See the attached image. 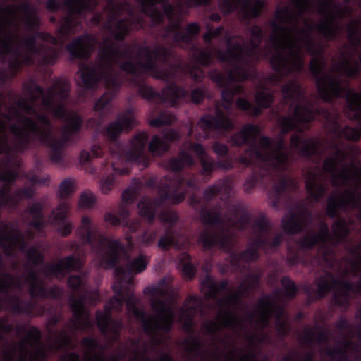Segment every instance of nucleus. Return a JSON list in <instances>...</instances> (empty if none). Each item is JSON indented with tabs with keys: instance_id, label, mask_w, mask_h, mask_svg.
Masks as SVG:
<instances>
[{
	"instance_id": "obj_1",
	"label": "nucleus",
	"mask_w": 361,
	"mask_h": 361,
	"mask_svg": "<svg viewBox=\"0 0 361 361\" xmlns=\"http://www.w3.org/2000/svg\"><path fill=\"white\" fill-rule=\"evenodd\" d=\"M70 83L66 78L56 80L45 94L34 81L24 84L23 96L0 94V209L16 208L20 202L32 197L34 185L41 183L31 173L26 174L30 185L11 192L7 184L16 180L19 173L17 152L31 147L35 141L51 149L52 161L63 160V149L72 137L80 130L82 120L78 114L66 107ZM24 235L10 223L0 221V310L15 314H33L35 302L22 300L18 294L26 286L31 297L54 298L62 295L57 286L46 289L41 279H61L71 271L79 269L82 261L69 256L55 263L44 265L37 271L33 266L43 260L42 250L32 247L25 250Z\"/></svg>"
},
{
	"instance_id": "obj_2",
	"label": "nucleus",
	"mask_w": 361,
	"mask_h": 361,
	"mask_svg": "<svg viewBox=\"0 0 361 361\" xmlns=\"http://www.w3.org/2000/svg\"><path fill=\"white\" fill-rule=\"evenodd\" d=\"M149 257L143 254L128 260L126 268L115 269V282L112 286L116 294L105 305L104 312H97V324L106 339L102 345L92 338L81 343L82 361H119L128 356L129 361H171L166 336L174 319L171 305L170 277L145 288L149 295V302L154 314H146L137 308L139 300L132 290L134 275L144 271ZM61 361H82L78 354L70 353Z\"/></svg>"
},
{
	"instance_id": "obj_3",
	"label": "nucleus",
	"mask_w": 361,
	"mask_h": 361,
	"mask_svg": "<svg viewBox=\"0 0 361 361\" xmlns=\"http://www.w3.org/2000/svg\"><path fill=\"white\" fill-rule=\"evenodd\" d=\"M292 4L276 10V18L284 24L276 33V25L272 21V82L279 81L290 72L300 71L302 66L300 50L305 49L313 56L310 70L315 78L322 99L341 96L347 89V82L341 78L344 71L349 77L357 73V63H350L343 47L341 57L329 70L322 56V46L317 43L311 33L314 27L326 40L334 39L342 30L338 21L351 16L346 5L334 3V0H292Z\"/></svg>"
},
{
	"instance_id": "obj_4",
	"label": "nucleus",
	"mask_w": 361,
	"mask_h": 361,
	"mask_svg": "<svg viewBox=\"0 0 361 361\" xmlns=\"http://www.w3.org/2000/svg\"><path fill=\"white\" fill-rule=\"evenodd\" d=\"M207 32L202 38L206 44L203 49L195 48L193 57L198 65H195L189 70L191 78L195 81H200L205 75L202 68L199 65L207 66L212 63L214 56L217 59L224 63L226 75L217 71L209 73L211 79L219 87H224L221 92L222 107L224 111L218 108L214 116L206 115L198 121L195 130V137L197 141L211 137L212 130H231L233 123L228 115L234 113L231 108L233 106L234 95L242 91V87L235 81H242L252 77L254 69L252 63L261 57L258 53V46L262 38V29L258 26H252L247 31L250 37L249 42H245L240 36L232 37L227 32L224 34L226 49L225 51L219 50L213 45L212 40L219 37L224 31L223 26L214 29L210 24L206 25Z\"/></svg>"
},
{
	"instance_id": "obj_5",
	"label": "nucleus",
	"mask_w": 361,
	"mask_h": 361,
	"mask_svg": "<svg viewBox=\"0 0 361 361\" xmlns=\"http://www.w3.org/2000/svg\"><path fill=\"white\" fill-rule=\"evenodd\" d=\"M232 188L231 181L224 179L217 180L204 190V201L209 202L219 193L227 195L228 199L219 208L201 209L200 218L204 228L199 235L198 241L204 248L218 246L229 250L235 241L236 228H254L255 235L249 247L231 256V264L236 267L238 262H248L258 258V250L264 249L267 240V226L263 219H252L249 214L242 213L239 203L231 198Z\"/></svg>"
},
{
	"instance_id": "obj_6",
	"label": "nucleus",
	"mask_w": 361,
	"mask_h": 361,
	"mask_svg": "<svg viewBox=\"0 0 361 361\" xmlns=\"http://www.w3.org/2000/svg\"><path fill=\"white\" fill-rule=\"evenodd\" d=\"M110 49L114 51V67L123 71L129 80L138 87L140 96L152 100L157 96L161 102L173 106L180 104L185 97L186 92L174 84L167 85L161 94L157 93L143 82L144 75L169 81L176 78L180 66H171L167 60L171 55V49L162 46L139 47L137 45H122L111 38H106Z\"/></svg>"
},
{
	"instance_id": "obj_7",
	"label": "nucleus",
	"mask_w": 361,
	"mask_h": 361,
	"mask_svg": "<svg viewBox=\"0 0 361 361\" xmlns=\"http://www.w3.org/2000/svg\"><path fill=\"white\" fill-rule=\"evenodd\" d=\"M360 149L349 145L342 148L335 146L324 160L323 170L310 169L305 174V186L312 201H317L326 192L325 180L328 176L335 186H345L338 195H331L327 202L326 214L335 216L339 210L357 209L361 221V166L355 164Z\"/></svg>"
},
{
	"instance_id": "obj_8",
	"label": "nucleus",
	"mask_w": 361,
	"mask_h": 361,
	"mask_svg": "<svg viewBox=\"0 0 361 361\" xmlns=\"http://www.w3.org/2000/svg\"><path fill=\"white\" fill-rule=\"evenodd\" d=\"M22 23L27 31L39 27L36 11L27 0L20 4L0 3V56L7 71L0 68V83L13 78L24 63H30L29 54L33 50L32 36L25 35L20 29Z\"/></svg>"
},
{
	"instance_id": "obj_9",
	"label": "nucleus",
	"mask_w": 361,
	"mask_h": 361,
	"mask_svg": "<svg viewBox=\"0 0 361 361\" xmlns=\"http://www.w3.org/2000/svg\"><path fill=\"white\" fill-rule=\"evenodd\" d=\"M109 45L104 39L97 61L92 64H81L77 72L78 85L86 90H95L100 80L104 82L107 92L96 101L94 106V111L102 117L111 113V101L122 82L113 62L114 50Z\"/></svg>"
},
{
	"instance_id": "obj_10",
	"label": "nucleus",
	"mask_w": 361,
	"mask_h": 361,
	"mask_svg": "<svg viewBox=\"0 0 361 361\" xmlns=\"http://www.w3.org/2000/svg\"><path fill=\"white\" fill-rule=\"evenodd\" d=\"M86 281L85 276L73 275L69 277L68 285L73 292L69 299L73 318L68 328L60 332L52 331V326L56 323V319L53 317L49 320L48 323L49 345L51 349L71 348L73 345L71 337L76 331H85L93 326V322L89 317L85 305L86 304L95 305L99 301V295L97 290L87 291Z\"/></svg>"
},
{
	"instance_id": "obj_11",
	"label": "nucleus",
	"mask_w": 361,
	"mask_h": 361,
	"mask_svg": "<svg viewBox=\"0 0 361 361\" xmlns=\"http://www.w3.org/2000/svg\"><path fill=\"white\" fill-rule=\"evenodd\" d=\"M361 243L353 247L348 259L337 264L336 277L331 272H325L315 280L319 297L334 291V303L345 309L350 298L361 293Z\"/></svg>"
},
{
	"instance_id": "obj_12",
	"label": "nucleus",
	"mask_w": 361,
	"mask_h": 361,
	"mask_svg": "<svg viewBox=\"0 0 361 361\" xmlns=\"http://www.w3.org/2000/svg\"><path fill=\"white\" fill-rule=\"evenodd\" d=\"M139 9L149 16L154 23L161 22L165 16L169 20V27L165 36L172 35L173 39L178 44H190L200 32L197 23L187 25L185 31H176L180 27L185 16L188 14L182 0H137Z\"/></svg>"
},
{
	"instance_id": "obj_13",
	"label": "nucleus",
	"mask_w": 361,
	"mask_h": 361,
	"mask_svg": "<svg viewBox=\"0 0 361 361\" xmlns=\"http://www.w3.org/2000/svg\"><path fill=\"white\" fill-rule=\"evenodd\" d=\"M234 145L240 146L244 143H250V147L245 154L238 158L240 164L245 166L256 164L260 170L262 178H269L271 174V141L269 138L261 137L257 126L248 124L231 137Z\"/></svg>"
},
{
	"instance_id": "obj_14",
	"label": "nucleus",
	"mask_w": 361,
	"mask_h": 361,
	"mask_svg": "<svg viewBox=\"0 0 361 361\" xmlns=\"http://www.w3.org/2000/svg\"><path fill=\"white\" fill-rule=\"evenodd\" d=\"M77 234L84 243H88L94 250L101 267H116L126 257L123 246L118 240L103 236L99 231L97 224L90 216L82 218Z\"/></svg>"
},
{
	"instance_id": "obj_15",
	"label": "nucleus",
	"mask_w": 361,
	"mask_h": 361,
	"mask_svg": "<svg viewBox=\"0 0 361 361\" xmlns=\"http://www.w3.org/2000/svg\"><path fill=\"white\" fill-rule=\"evenodd\" d=\"M161 185L163 187L159 191V200L143 197L137 204L139 214L149 221L154 220L157 208L166 201L173 204H180L185 200V195L189 192L188 189L192 190L199 189L195 177L185 178L180 175L171 180L166 178L164 183Z\"/></svg>"
},
{
	"instance_id": "obj_16",
	"label": "nucleus",
	"mask_w": 361,
	"mask_h": 361,
	"mask_svg": "<svg viewBox=\"0 0 361 361\" xmlns=\"http://www.w3.org/2000/svg\"><path fill=\"white\" fill-rule=\"evenodd\" d=\"M361 309L355 315L358 324L351 325L344 318L337 322V345L326 348L324 353L331 361H357L361 357Z\"/></svg>"
},
{
	"instance_id": "obj_17",
	"label": "nucleus",
	"mask_w": 361,
	"mask_h": 361,
	"mask_svg": "<svg viewBox=\"0 0 361 361\" xmlns=\"http://www.w3.org/2000/svg\"><path fill=\"white\" fill-rule=\"evenodd\" d=\"M283 99L290 102L293 109V118L283 117L279 123L283 133H286L297 126V123L305 125L312 121L316 111L303 94V91L298 81L290 80L281 87Z\"/></svg>"
},
{
	"instance_id": "obj_18",
	"label": "nucleus",
	"mask_w": 361,
	"mask_h": 361,
	"mask_svg": "<svg viewBox=\"0 0 361 361\" xmlns=\"http://www.w3.org/2000/svg\"><path fill=\"white\" fill-rule=\"evenodd\" d=\"M148 142V137L146 133L142 132L135 135L126 150H122L120 145L115 144L111 147V154L113 157L111 166L115 173L121 175L127 174V168L120 169L118 165L119 162L124 161L135 162L141 165L143 168L147 166L149 161V157L146 151V145Z\"/></svg>"
},
{
	"instance_id": "obj_19",
	"label": "nucleus",
	"mask_w": 361,
	"mask_h": 361,
	"mask_svg": "<svg viewBox=\"0 0 361 361\" xmlns=\"http://www.w3.org/2000/svg\"><path fill=\"white\" fill-rule=\"evenodd\" d=\"M353 229V224L350 219H337L331 226V233L327 225L321 223L318 233H306L297 243L302 250H310L317 244H324L328 241L336 244L345 239Z\"/></svg>"
},
{
	"instance_id": "obj_20",
	"label": "nucleus",
	"mask_w": 361,
	"mask_h": 361,
	"mask_svg": "<svg viewBox=\"0 0 361 361\" xmlns=\"http://www.w3.org/2000/svg\"><path fill=\"white\" fill-rule=\"evenodd\" d=\"M184 148L177 157L172 158L168 161L165 166L167 170L178 171L182 170L185 166L193 165L195 160L189 154L190 152H194L199 159L202 166L200 171L202 175H210L216 169V163L208 156L204 148L200 144H192L190 142H185Z\"/></svg>"
},
{
	"instance_id": "obj_21",
	"label": "nucleus",
	"mask_w": 361,
	"mask_h": 361,
	"mask_svg": "<svg viewBox=\"0 0 361 361\" xmlns=\"http://www.w3.org/2000/svg\"><path fill=\"white\" fill-rule=\"evenodd\" d=\"M284 292H276L272 295V319L276 320V328L281 335H285L289 331V321L285 311L287 302L293 299L297 293L295 283L288 278L281 280Z\"/></svg>"
},
{
	"instance_id": "obj_22",
	"label": "nucleus",
	"mask_w": 361,
	"mask_h": 361,
	"mask_svg": "<svg viewBox=\"0 0 361 361\" xmlns=\"http://www.w3.org/2000/svg\"><path fill=\"white\" fill-rule=\"evenodd\" d=\"M318 114L322 115L325 121L324 127L329 133L336 137H343L348 140L357 141L361 136V131L356 128L345 126L342 128L339 123V117L338 113L332 110H326L319 109L317 110Z\"/></svg>"
},
{
	"instance_id": "obj_23",
	"label": "nucleus",
	"mask_w": 361,
	"mask_h": 361,
	"mask_svg": "<svg viewBox=\"0 0 361 361\" xmlns=\"http://www.w3.org/2000/svg\"><path fill=\"white\" fill-rule=\"evenodd\" d=\"M219 6L224 13L238 10L242 19L247 20L259 16L264 3L260 0H219Z\"/></svg>"
},
{
	"instance_id": "obj_24",
	"label": "nucleus",
	"mask_w": 361,
	"mask_h": 361,
	"mask_svg": "<svg viewBox=\"0 0 361 361\" xmlns=\"http://www.w3.org/2000/svg\"><path fill=\"white\" fill-rule=\"evenodd\" d=\"M270 85L271 82L268 78L260 81L255 95L257 106L252 107L247 99L243 98L238 99L236 106L252 116H257L261 112L262 108L269 106L271 102Z\"/></svg>"
},
{
	"instance_id": "obj_25",
	"label": "nucleus",
	"mask_w": 361,
	"mask_h": 361,
	"mask_svg": "<svg viewBox=\"0 0 361 361\" xmlns=\"http://www.w3.org/2000/svg\"><path fill=\"white\" fill-rule=\"evenodd\" d=\"M136 123L135 114L131 110H128L118 114L116 119L106 126L104 135L111 140H115L123 132L131 130Z\"/></svg>"
},
{
	"instance_id": "obj_26",
	"label": "nucleus",
	"mask_w": 361,
	"mask_h": 361,
	"mask_svg": "<svg viewBox=\"0 0 361 361\" xmlns=\"http://www.w3.org/2000/svg\"><path fill=\"white\" fill-rule=\"evenodd\" d=\"M70 209L68 202L59 203L49 216V223L58 227V232L62 235H69L73 229L72 224L67 220Z\"/></svg>"
},
{
	"instance_id": "obj_27",
	"label": "nucleus",
	"mask_w": 361,
	"mask_h": 361,
	"mask_svg": "<svg viewBox=\"0 0 361 361\" xmlns=\"http://www.w3.org/2000/svg\"><path fill=\"white\" fill-rule=\"evenodd\" d=\"M180 139V132L169 129L163 133V137L154 135L148 146V149L153 156H161L166 152L171 143Z\"/></svg>"
},
{
	"instance_id": "obj_28",
	"label": "nucleus",
	"mask_w": 361,
	"mask_h": 361,
	"mask_svg": "<svg viewBox=\"0 0 361 361\" xmlns=\"http://www.w3.org/2000/svg\"><path fill=\"white\" fill-rule=\"evenodd\" d=\"M95 38L90 35H84L75 38L67 46V49L73 58L87 59L94 50Z\"/></svg>"
},
{
	"instance_id": "obj_29",
	"label": "nucleus",
	"mask_w": 361,
	"mask_h": 361,
	"mask_svg": "<svg viewBox=\"0 0 361 361\" xmlns=\"http://www.w3.org/2000/svg\"><path fill=\"white\" fill-rule=\"evenodd\" d=\"M328 339L327 332L324 331L317 325L314 326H305L298 340L303 348H314L325 343Z\"/></svg>"
},
{
	"instance_id": "obj_30",
	"label": "nucleus",
	"mask_w": 361,
	"mask_h": 361,
	"mask_svg": "<svg viewBox=\"0 0 361 361\" xmlns=\"http://www.w3.org/2000/svg\"><path fill=\"white\" fill-rule=\"evenodd\" d=\"M202 303V299L195 296H189L185 300L179 315V322L183 324V329L188 333L192 330V319Z\"/></svg>"
},
{
	"instance_id": "obj_31",
	"label": "nucleus",
	"mask_w": 361,
	"mask_h": 361,
	"mask_svg": "<svg viewBox=\"0 0 361 361\" xmlns=\"http://www.w3.org/2000/svg\"><path fill=\"white\" fill-rule=\"evenodd\" d=\"M310 217V213L307 209L301 207L283 220V226L288 233H297L308 224Z\"/></svg>"
},
{
	"instance_id": "obj_32",
	"label": "nucleus",
	"mask_w": 361,
	"mask_h": 361,
	"mask_svg": "<svg viewBox=\"0 0 361 361\" xmlns=\"http://www.w3.org/2000/svg\"><path fill=\"white\" fill-rule=\"evenodd\" d=\"M290 147L302 156L309 157L319 150V142L317 139H302L294 134L290 137Z\"/></svg>"
},
{
	"instance_id": "obj_33",
	"label": "nucleus",
	"mask_w": 361,
	"mask_h": 361,
	"mask_svg": "<svg viewBox=\"0 0 361 361\" xmlns=\"http://www.w3.org/2000/svg\"><path fill=\"white\" fill-rule=\"evenodd\" d=\"M288 164V149L281 137L272 141V169L283 170Z\"/></svg>"
},
{
	"instance_id": "obj_34",
	"label": "nucleus",
	"mask_w": 361,
	"mask_h": 361,
	"mask_svg": "<svg viewBox=\"0 0 361 361\" xmlns=\"http://www.w3.org/2000/svg\"><path fill=\"white\" fill-rule=\"evenodd\" d=\"M42 205L39 202H35L29 205L25 214L27 215L28 223L39 231L44 225V217L42 214Z\"/></svg>"
},
{
	"instance_id": "obj_35",
	"label": "nucleus",
	"mask_w": 361,
	"mask_h": 361,
	"mask_svg": "<svg viewBox=\"0 0 361 361\" xmlns=\"http://www.w3.org/2000/svg\"><path fill=\"white\" fill-rule=\"evenodd\" d=\"M181 271L184 277L191 279L195 273V268L190 262V257L186 253H181L178 257Z\"/></svg>"
},
{
	"instance_id": "obj_36",
	"label": "nucleus",
	"mask_w": 361,
	"mask_h": 361,
	"mask_svg": "<svg viewBox=\"0 0 361 361\" xmlns=\"http://www.w3.org/2000/svg\"><path fill=\"white\" fill-rule=\"evenodd\" d=\"M176 121V118L171 114L164 111L159 114L157 118L149 121V125L154 127H161L165 125H171Z\"/></svg>"
},
{
	"instance_id": "obj_37",
	"label": "nucleus",
	"mask_w": 361,
	"mask_h": 361,
	"mask_svg": "<svg viewBox=\"0 0 361 361\" xmlns=\"http://www.w3.org/2000/svg\"><path fill=\"white\" fill-rule=\"evenodd\" d=\"M157 232L154 230H148L137 238V245L140 247H148L156 240Z\"/></svg>"
},
{
	"instance_id": "obj_38",
	"label": "nucleus",
	"mask_w": 361,
	"mask_h": 361,
	"mask_svg": "<svg viewBox=\"0 0 361 361\" xmlns=\"http://www.w3.org/2000/svg\"><path fill=\"white\" fill-rule=\"evenodd\" d=\"M173 245L179 247V245L176 241L175 235L170 231H166L164 235L160 238L158 246L163 250H166Z\"/></svg>"
},
{
	"instance_id": "obj_39",
	"label": "nucleus",
	"mask_w": 361,
	"mask_h": 361,
	"mask_svg": "<svg viewBox=\"0 0 361 361\" xmlns=\"http://www.w3.org/2000/svg\"><path fill=\"white\" fill-rule=\"evenodd\" d=\"M75 190L74 180L67 178L63 180L59 185V196L66 198L74 192Z\"/></svg>"
},
{
	"instance_id": "obj_40",
	"label": "nucleus",
	"mask_w": 361,
	"mask_h": 361,
	"mask_svg": "<svg viewBox=\"0 0 361 361\" xmlns=\"http://www.w3.org/2000/svg\"><path fill=\"white\" fill-rule=\"evenodd\" d=\"M319 253L321 255V262H324L327 267L334 265L335 257L331 246L320 247Z\"/></svg>"
},
{
	"instance_id": "obj_41",
	"label": "nucleus",
	"mask_w": 361,
	"mask_h": 361,
	"mask_svg": "<svg viewBox=\"0 0 361 361\" xmlns=\"http://www.w3.org/2000/svg\"><path fill=\"white\" fill-rule=\"evenodd\" d=\"M96 202V197L90 191H85L81 194L79 206L83 209L91 208Z\"/></svg>"
},
{
	"instance_id": "obj_42",
	"label": "nucleus",
	"mask_w": 361,
	"mask_h": 361,
	"mask_svg": "<svg viewBox=\"0 0 361 361\" xmlns=\"http://www.w3.org/2000/svg\"><path fill=\"white\" fill-rule=\"evenodd\" d=\"M312 358L313 353L311 351L304 353L300 350H295L291 352L284 361H312Z\"/></svg>"
},
{
	"instance_id": "obj_43",
	"label": "nucleus",
	"mask_w": 361,
	"mask_h": 361,
	"mask_svg": "<svg viewBox=\"0 0 361 361\" xmlns=\"http://www.w3.org/2000/svg\"><path fill=\"white\" fill-rule=\"evenodd\" d=\"M114 184V177L113 175H109L104 177L99 184V188L103 194L109 193L113 188Z\"/></svg>"
},
{
	"instance_id": "obj_44",
	"label": "nucleus",
	"mask_w": 361,
	"mask_h": 361,
	"mask_svg": "<svg viewBox=\"0 0 361 361\" xmlns=\"http://www.w3.org/2000/svg\"><path fill=\"white\" fill-rule=\"evenodd\" d=\"M159 219L164 224L171 225L178 220V215L173 212L167 211L161 212Z\"/></svg>"
},
{
	"instance_id": "obj_45",
	"label": "nucleus",
	"mask_w": 361,
	"mask_h": 361,
	"mask_svg": "<svg viewBox=\"0 0 361 361\" xmlns=\"http://www.w3.org/2000/svg\"><path fill=\"white\" fill-rule=\"evenodd\" d=\"M137 188H139V185L136 187L132 185L125 190L122 194V200L126 203L132 201L137 195Z\"/></svg>"
},
{
	"instance_id": "obj_46",
	"label": "nucleus",
	"mask_w": 361,
	"mask_h": 361,
	"mask_svg": "<svg viewBox=\"0 0 361 361\" xmlns=\"http://www.w3.org/2000/svg\"><path fill=\"white\" fill-rule=\"evenodd\" d=\"M205 95V90L202 87L195 88L191 93V100L194 103L202 102Z\"/></svg>"
},
{
	"instance_id": "obj_47",
	"label": "nucleus",
	"mask_w": 361,
	"mask_h": 361,
	"mask_svg": "<svg viewBox=\"0 0 361 361\" xmlns=\"http://www.w3.org/2000/svg\"><path fill=\"white\" fill-rule=\"evenodd\" d=\"M291 184V180H290L287 176H282L280 178L279 184L276 186V192L277 194H280L281 192L284 191L285 189L289 187Z\"/></svg>"
},
{
	"instance_id": "obj_48",
	"label": "nucleus",
	"mask_w": 361,
	"mask_h": 361,
	"mask_svg": "<svg viewBox=\"0 0 361 361\" xmlns=\"http://www.w3.org/2000/svg\"><path fill=\"white\" fill-rule=\"evenodd\" d=\"M257 183V178L255 176H252L247 178L243 185V189L246 192H250L256 185Z\"/></svg>"
},
{
	"instance_id": "obj_49",
	"label": "nucleus",
	"mask_w": 361,
	"mask_h": 361,
	"mask_svg": "<svg viewBox=\"0 0 361 361\" xmlns=\"http://www.w3.org/2000/svg\"><path fill=\"white\" fill-rule=\"evenodd\" d=\"M214 152L218 155L224 157L228 153V147L226 145L215 142L212 146Z\"/></svg>"
},
{
	"instance_id": "obj_50",
	"label": "nucleus",
	"mask_w": 361,
	"mask_h": 361,
	"mask_svg": "<svg viewBox=\"0 0 361 361\" xmlns=\"http://www.w3.org/2000/svg\"><path fill=\"white\" fill-rule=\"evenodd\" d=\"M104 219L106 222L112 226H117L121 223L120 219L111 213L106 214Z\"/></svg>"
},
{
	"instance_id": "obj_51",
	"label": "nucleus",
	"mask_w": 361,
	"mask_h": 361,
	"mask_svg": "<svg viewBox=\"0 0 361 361\" xmlns=\"http://www.w3.org/2000/svg\"><path fill=\"white\" fill-rule=\"evenodd\" d=\"M125 225L126 227H128L130 232L135 233L140 227V220H135V221H130L129 220L125 223Z\"/></svg>"
},
{
	"instance_id": "obj_52",
	"label": "nucleus",
	"mask_w": 361,
	"mask_h": 361,
	"mask_svg": "<svg viewBox=\"0 0 361 361\" xmlns=\"http://www.w3.org/2000/svg\"><path fill=\"white\" fill-rule=\"evenodd\" d=\"M209 0H185V6L189 8L202 4H207Z\"/></svg>"
},
{
	"instance_id": "obj_53",
	"label": "nucleus",
	"mask_w": 361,
	"mask_h": 361,
	"mask_svg": "<svg viewBox=\"0 0 361 361\" xmlns=\"http://www.w3.org/2000/svg\"><path fill=\"white\" fill-rule=\"evenodd\" d=\"M90 153L92 158H97L102 154V149L99 145H93L90 147Z\"/></svg>"
},
{
	"instance_id": "obj_54",
	"label": "nucleus",
	"mask_w": 361,
	"mask_h": 361,
	"mask_svg": "<svg viewBox=\"0 0 361 361\" xmlns=\"http://www.w3.org/2000/svg\"><path fill=\"white\" fill-rule=\"evenodd\" d=\"M216 163V169L221 168L225 170L229 169L231 167V161L228 159H224L222 160H219Z\"/></svg>"
},
{
	"instance_id": "obj_55",
	"label": "nucleus",
	"mask_w": 361,
	"mask_h": 361,
	"mask_svg": "<svg viewBox=\"0 0 361 361\" xmlns=\"http://www.w3.org/2000/svg\"><path fill=\"white\" fill-rule=\"evenodd\" d=\"M118 214L120 218L123 220L129 216V211L126 204H122L120 205Z\"/></svg>"
},
{
	"instance_id": "obj_56",
	"label": "nucleus",
	"mask_w": 361,
	"mask_h": 361,
	"mask_svg": "<svg viewBox=\"0 0 361 361\" xmlns=\"http://www.w3.org/2000/svg\"><path fill=\"white\" fill-rule=\"evenodd\" d=\"M91 158H92V157L91 156L90 152L83 150L80 154V162L82 164H86L90 160Z\"/></svg>"
},
{
	"instance_id": "obj_57",
	"label": "nucleus",
	"mask_w": 361,
	"mask_h": 361,
	"mask_svg": "<svg viewBox=\"0 0 361 361\" xmlns=\"http://www.w3.org/2000/svg\"><path fill=\"white\" fill-rule=\"evenodd\" d=\"M189 202H190V204L193 207H197V204H199V200L195 195H192L190 198Z\"/></svg>"
},
{
	"instance_id": "obj_58",
	"label": "nucleus",
	"mask_w": 361,
	"mask_h": 361,
	"mask_svg": "<svg viewBox=\"0 0 361 361\" xmlns=\"http://www.w3.org/2000/svg\"><path fill=\"white\" fill-rule=\"evenodd\" d=\"M102 17L99 14H94L92 18V24L97 25L102 20Z\"/></svg>"
},
{
	"instance_id": "obj_59",
	"label": "nucleus",
	"mask_w": 361,
	"mask_h": 361,
	"mask_svg": "<svg viewBox=\"0 0 361 361\" xmlns=\"http://www.w3.org/2000/svg\"><path fill=\"white\" fill-rule=\"evenodd\" d=\"M221 18V16L218 13H212L209 16V19L214 22H219Z\"/></svg>"
},
{
	"instance_id": "obj_60",
	"label": "nucleus",
	"mask_w": 361,
	"mask_h": 361,
	"mask_svg": "<svg viewBox=\"0 0 361 361\" xmlns=\"http://www.w3.org/2000/svg\"><path fill=\"white\" fill-rule=\"evenodd\" d=\"M280 240H281V236L280 235L276 236L274 238V240H272V247L274 246H276L279 243Z\"/></svg>"
},
{
	"instance_id": "obj_61",
	"label": "nucleus",
	"mask_w": 361,
	"mask_h": 361,
	"mask_svg": "<svg viewBox=\"0 0 361 361\" xmlns=\"http://www.w3.org/2000/svg\"><path fill=\"white\" fill-rule=\"evenodd\" d=\"M194 132L193 128L191 124H190V127L188 132V136L190 137Z\"/></svg>"
},
{
	"instance_id": "obj_62",
	"label": "nucleus",
	"mask_w": 361,
	"mask_h": 361,
	"mask_svg": "<svg viewBox=\"0 0 361 361\" xmlns=\"http://www.w3.org/2000/svg\"><path fill=\"white\" fill-rule=\"evenodd\" d=\"M23 329H25V327H24V326H20V325H18V326L16 327V331H17V332H18V333H20V332H21V331H22Z\"/></svg>"
},
{
	"instance_id": "obj_63",
	"label": "nucleus",
	"mask_w": 361,
	"mask_h": 361,
	"mask_svg": "<svg viewBox=\"0 0 361 361\" xmlns=\"http://www.w3.org/2000/svg\"><path fill=\"white\" fill-rule=\"evenodd\" d=\"M12 269H13V271H16V270H17V269H18V264H16V263H13V264H12Z\"/></svg>"
},
{
	"instance_id": "obj_64",
	"label": "nucleus",
	"mask_w": 361,
	"mask_h": 361,
	"mask_svg": "<svg viewBox=\"0 0 361 361\" xmlns=\"http://www.w3.org/2000/svg\"><path fill=\"white\" fill-rule=\"evenodd\" d=\"M44 313V309H39L38 311H37V313L38 314H43Z\"/></svg>"
}]
</instances>
